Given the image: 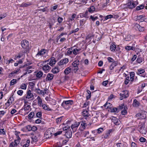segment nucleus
<instances>
[{"label": "nucleus", "instance_id": "obj_20", "mask_svg": "<svg viewBox=\"0 0 147 147\" xmlns=\"http://www.w3.org/2000/svg\"><path fill=\"white\" fill-rule=\"evenodd\" d=\"M140 102L137 100L136 99H134V100L132 104L133 106L135 107H138L140 105Z\"/></svg>", "mask_w": 147, "mask_h": 147}, {"label": "nucleus", "instance_id": "obj_64", "mask_svg": "<svg viewBox=\"0 0 147 147\" xmlns=\"http://www.w3.org/2000/svg\"><path fill=\"white\" fill-rule=\"evenodd\" d=\"M135 73L134 72H131L130 74V78H134Z\"/></svg>", "mask_w": 147, "mask_h": 147}, {"label": "nucleus", "instance_id": "obj_11", "mask_svg": "<svg viewBox=\"0 0 147 147\" xmlns=\"http://www.w3.org/2000/svg\"><path fill=\"white\" fill-rule=\"evenodd\" d=\"M14 100V98L12 95L9 98V99L7 100V102L5 103L6 106L7 107H9L11 104H12Z\"/></svg>", "mask_w": 147, "mask_h": 147}, {"label": "nucleus", "instance_id": "obj_2", "mask_svg": "<svg viewBox=\"0 0 147 147\" xmlns=\"http://www.w3.org/2000/svg\"><path fill=\"white\" fill-rule=\"evenodd\" d=\"M75 60L72 63V65L73 66V69L76 71H77L78 69V66L79 65L80 62L79 60L75 59Z\"/></svg>", "mask_w": 147, "mask_h": 147}, {"label": "nucleus", "instance_id": "obj_59", "mask_svg": "<svg viewBox=\"0 0 147 147\" xmlns=\"http://www.w3.org/2000/svg\"><path fill=\"white\" fill-rule=\"evenodd\" d=\"M126 68V67L125 65H123L120 68V69L119 70V71H121V72H123V70L125 69Z\"/></svg>", "mask_w": 147, "mask_h": 147}, {"label": "nucleus", "instance_id": "obj_39", "mask_svg": "<svg viewBox=\"0 0 147 147\" xmlns=\"http://www.w3.org/2000/svg\"><path fill=\"white\" fill-rule=\"evenodd\" d=\"M71 71V68L69 67L66 68L64 71V74L66 75L68 74Z\"/></svg>", "mask_w": 147, "mask_h": 147}, {"label": "nucleus", "instance_id": "obj_8", "mask_svg": "<svg viewBox=\"0 0 147 147\" xmlns=\"http://www.w3.org/2000/svg\"><path fill=\"white\" fill-rule=\"evenodd\" d=\"M48 51L47 49H42L40 51H38L37 54L36 55V57H38L39 56H42L44 55L47 53V51Z\"/></svg>", "mask_w": 147, "mask_h": 147}, {"label": "nucleus", "instance_id": "obj_60", "mask_svg": "<svg viewBox=\"0 0 147 147\" xmlns=\"http://www.w3.org/2000/svg\"><path fill=\"white\" fill-rule=\"evenodd\" d=\"M85 20L84 19L81 20L80 21V26L83 25L85 23Z\"/></svg>", "mask_w": 147, "mask_h": 147}, {"label": "nucleus", "instance_id": "obj_18", "mask_svg": "<svg viewBox=\"0 0 147 147\" xmlns=\"http://www.w3.org/2000/svg\"><path fill=\"white\" fill-rule=\"evenodd\" d=\"M82 115L85 117V119H87V117H89L88 111L86 109H84L82 112Z\"/></svg>", "mask_w": 147, "mask_h": 147}, {"label": "nucleus", "instance_id": "obj_29", "mask_svg": "<svg viewBox=\"0 0 147 147\" xmlns=\"http://www.w3.org/2000/svg\"><path fill=\"white\" fill-rule=\"evenodd\" d=\"M88 11H85L84 13H82L80 14V18L84 17L87 18H88Z\"/></svg>", "mask_w": 147, "mask_h": 147}, {"label": "nucleus", "instance_id": "obj_32", "mask_svg": "<svg viewBox=\"0 0 147 147\" xmlns=\"http://www.w3.org/2000/svg\"><path fill=\"white\" fill-rule=\"evenodd\" d=\"M37 99L38 100V105L40 107H41V105H42V100L41 98L39 96H38Z\"/></svg>", "mask_w": 147, "mask_h": 147}, {"label": "nucleus", "instance_id": "obj_35", "mask_svg": "<svg viewBox=\"0 0 147 147\" xmlns=\"http://www.w3.org/2000/svg\"><path fill=\"white\" fill-rule=\"evenodd\" d=\"M116 49V46L114 43H112L110 45V49L112 51H115Z\"/></svg>", "mask_w": 147, "mask_h": 147}, {"label": "nucleus", "instance_id": "obj_23", "mask_svg": "<svg viewBox=\"0 0 147 147\" xmlns=\"http://www.w3.org/2000/svg\"><path fill=\"white\" fill-rule=\"evenodd\" d=\"M147 112L145 111H143L139 114L140 115V118L142 119H144L146 118V115Z\"/></svg>", "mask_w": 147, "mask_h": 147}, {"label": "nucleus", "instance_id": "obj_6", "mask_svg": "<svg viewBox=\"0 0 147 147\" xmlns=\"http://www.w3.org/2000/svg\"><path fill=\"white\" fill-rule=\"evenodd\" d=\"M124 8H127L130 9L134 8L136 6V5L134 2L129 1L126 4L124 5Z\"/></svg>", "mask_w": 147, "mask_h": 147}, {"label": "nucleus", "instance_id": "obj_51", "mask_svg": "<svg viewBox=\"0 0 147 147\" xmlns=\"http://www.w3.org/2000/svg\"><path fill=\"white\" fill-rule=\"evenodd\" d=\"M143 61V59L142 58L138 56L136 61L139 63H141Z\"/></svg>", "mask_w": 147, "mask_h": 147}, {"label": "nucleus", "instance_id": "obj_55", "mask_svg": "<svg viewBox=\"0 0 147 147\" xmlns=\"http://www.w3.org/2000/svg\"><path fill=\"white\" fill-rule=\"evenodd\" d=\"M113 18L115 19H117L119 17V15L117 13H115L114 14L112 15Z\"/></svg>", "mask_w": 147, "mask_h": 147}, {"label": "nucleus", "instance_id": "obj_58", "mask_svg": "<svg viewBox=\"0 0 147 147\" xmlns=\"http://www.w3.org/2000/svg\"><path fill=\"white\" fill-rule=\"evenodd\" d=\"M113 18V16L112 15H107L105 16V20H107L111 18Z\"/></svg>", "mask_w": 147, "mask_h": 147}, {"label": "nucleus", "instance_id": "obj_37", "mask_svg": "<svg viewBox=\"0 0 147 147\" xmlns=\"http://www.w3.org/2000/svg\"><path fill=\"white\" fill-rule=\"evenodd\" d=\"M72 135V132L71 131H68L65 134V136L66 137L68 138H70L71 137Z\"/></svg>", "mask_w": 147, "mask_h": 147}, {"label": "nucleus", "instance_id": "obj_22", "mask_svg": "<svg viewBox=\"0 0 147 147\" xmlns=\"http://www.w3.org/2000/svg\"><path fill=\"white\" fill-rule=\"evenodd\" d=\"M125 74L126 78H125L124 83L125 85H126L129 83V82H130V77Z\"/></svg>", "mask_w": 147, "mask_h": 147}, {"label": "nucleus", "instance_id": "obj_10", "mask_svg": "<svg viewBox=\"0 0 147 147\" xmlns=\"http://www.w3.org/2000/svg\"><path fill=\"white\" fill-rule=\"evenodd\" d=\"M26 98L29 100H32L34 98V96L30 90H29L27 92Z\"/></svg>", "mask_w": 147, "mask_h": 147}, {"label": "nucleus", "instance_id": "obj_31", "mask_svg": "<svg viewBox=\"0 0 147 147\" xmlns=\"http://www.w3.org/2000/svg\"><path fill=\"white\" fill-rule=\"evenodd\" d=\"M135 27H136L140 32H142L144 30V28L143 27L141 26L139 24H136L135 25Z\"/></svg>", "mask_w": 147, "mask_h": 147}, {"label": "nucleus", "instance_id": "obj_12", "mask_svg": "<svg viewBox=\"0 0 147 147\" xmlns=\"http://www.w3.org/2000/svg\"><path fill=\"white\" fill-rule=\"evenodd\" d=\"M51 68V67L49 65L48 63L44 65L42 67L43 70L46 73L49 72Z\"/></svg>", "mask_w": 147, "mask_h": 147}, {"label": "nucleus", "instance_id": "obj_49", "mask_svg": "<svg viewBox=\"0 0 147 147\" xmlns=\"http://www.w3.org/2000/svg\"><path fill=\"white\" fill-rule=\"evenodd\" d=\"M98 17L97 16L94 17V16L91 15L90 16V19H91L92 21L94 22L96 20L98 19Z\"/></svg>", "mask_w": 147, "mask_h": 147}, {"label": "nucleus", "instance_id": "obj_47", "mask_svg": "<svg viewBox=\"0 0 147 147\" xmlns=\"http://www.w3.org/2000/svg\"><path fill=\"white\" fill-rule=\"evenodd\" d=\"M124 108H125V106L124 105V104H122L119 105L118 108V112L119 111H120L121 110L123 109H124Z\"/></svg>", "mask_w": 147, "mask_h": 147}, {"label": "nucleus", "instance_id": "obj_40", "mask_svg": "<svg viewBox=\"0 0 147 147\" xmlns=\"http://www.w3.org/2000/svg\"><path fill=\"white\" fill-rule=\"evenodd\" d=\"M31 3H23L20 5V7H27L31 5Z\"/></svg>", "mask_w": 147, "mask_h": 147}, {"label": "nucleus", "instance_id": "obj_28", "mask_svg": "<svg viewBox=\"0 0 147 147\" xmlns=\"http://www.w3.org/2000/svg\"><path fill=\"white\" fill-rule=\"evenodd\" d=\"M103 131V129L102 128H100L97 129H96L92 131V132H94V133L99 134L102 132Z\"/></svg>", "mask_w": 147, "mask_h": 147}, {"label": "nucleus", "instance_id": "obj_4", "mask_svg": "<svg viewBox=\"0 0 147 147\" xmlns=\"http://www.w3.org/2000/svg\"><path fill=\"white\" fill-rule=\"evenodd\" d=\"M21 45L22 47L24 49L28 50L29 48L28 42L26 40H23L21 41Z\"/></svg>", "mask_w": 147, "mask_h": 147}, {"label": "nucleus", "instance_id": "obj_41", "mask_svg": "<svg viewBox=\"0 0 147 147\" xmlns=\"http://www.w3.org/2000/svg\"><path fill=\"white\" fill-rule=\"evenodd\" d=\"M35 113L34 112L30 113L28 115V118L30 119L33 118L34 116Z\"/></svg>", "mask_w": 147, "mask_h": 147}, {"label": "nucleus", "instance_id": "obj_54", "mask_svg": "<svg viewBox=\"0 0 147 147\" xmlns=\"http://www.w3.org/2000/svg\"><path fill=\"white\" fill-rule=\"evenodd\" d=\"M139 141L140 142H146V143H147V141H146V139L144 138L143 137H141L139 139Z\"/></svg>", "mask_w": 147, "mask_h": 147}, {"label": "nucleus", "instance_id": "obj_43", "mask_svg": "<svg viewBox=\"0 0 147 147\" xmlns=\"http://www.w3.org/2000/svg\"><path fill=\"white\" fill-rule=\"evenodd\" d=\"M80 50V49L75 48L73 50V53L74 55H76L78 53V52Z\"/></svg>", "mask_w": 147, "mask_h": 147}, {"label": "nucleus", "instance_id": "obj_42", "mask_svg": "<svg viewBox=\"0 0 147 147\" xmlns=\"http://www.w3.org/2000/svg\"><path fill=\"white\" fill-rule=\"evenodd\" d=\"M72 48H68L67 49V51L66 53V55H71L73 52Z\"/></svg>", "mask_w": 147, "mask_h": 147}, {"label": "nucleus", "instance_id": "obj_34", "mask_svg": "<svg viewBox=\"0 0 147 147\" xmlns=\"http://www.w3.org/2000/svg\"><path fill=\"white\" fill-rule=\"evenodd\" d=\"M88 11L90 13H92L95 10V7L93 6H91L88 8Z\"/></svg>", "mask_w": 147, "mask_h": 147}, {"label": "nucleus", "instance_id": "obj_3", "mask_svg": "<svg viewBox=\"0 0 147 147\" xmlns=\"http://www.w3.org/2000/svg\"><path fill=\"white\" fill-rule=\"evenodd\" d=\"M138 130L142 134H145L146 133V128L145 127V125L143 124H141L138 125Z\"/></svg>", "mask_w": 147, "mask_h": 147}, {"label": "nucleus", "instance_id": "obj_17", "mask_svg": "<svg viewBox=\"0 0 147 147\" xmlns=\"http://www.w3.org/2000/svg\"><path fill=\"white\" fill-rule=\"evenodd\" d=\"M50 61L49 64L51 66L55 64L56 62L55 59L54 57H52L50 59H49L47 61Z\"/></svg>", "mask_w": 147, "mask_h": 147}, {"label": "nucleus", "instance_id": "obj_5", "mask_svg": "<svg viewBox=\"0 0 147 147\" xmlns=\"http://www.w3.org/2000/svg\"><path fill=\"white\" fill-rule=\"evenodd\" d=\"M120 99L121 100H123L124 98H126L129 96V92L126 90H124L120 94Z\"/></svg>", "mask_w": 147, "mask_h": 147}, {"label": "nucleus", "instance_id": "obj_25", "mask_svg": "<svg viewBox=\"0 0 147 147\" xmlns=\"http://www.w3.org/2000/svg\"><path fill=\"white\" fill-rule=\"evenodd\" d=\"M80 124V122L76 123H75L72 124L71 125V128L72 129L73 131L75 129V128H77L78 127Z\"/></svg>", "mask_w": 147, "mask_h": 147}, {"label": "nucleus", "instance_id": "obj_56", "mask_svg": "<svg viewBox=\"0 0 147 147\" xmlns=\"http://www.w3.org/2000/svg\"><path fill=\"white\" fill-rule=\"evenodd\" d=\"M107 60L109 62H112L115 61L111 57H109L107 58Z\"/></svg>", "mask_w": 147, "mask_h": 147}, {"label": "nucleus", "instance_id": "obj_53", "mask_svg": "<svg viewBox=\"0 0 147 147\" xmlns=\"http://www.w3.org/2000/svg\"><path fill=\"white\" fill-rule=\"evenodd\" d=\"M111 104L110 103L106 102L104 105V107L107 109L110 108Z\"/></svg>", "mask_w": 147, "mask_h": 147}, {"label": "nucleus", "instance_id": "obj_24", "mask_svg": "<svg viewBox=\"0 0 147 147\" xmlns=\"http://www.w3.org/2000/svg\"><path fill=\"white\" fill-rule=\"evenodd\" d=\"M118 63L117 61H115L112 63L111 65L109 67V69L111 70H113L114 67L117 66L118 65Z\"/></svg>", "mask_w": 147, "mask_h": 147}, {"label": "nucleus", "instance_id": "obj_26", "mask_svg": "<svg viewBox=\"0 0 147 147\" xmlns=\"http://www.w3.org/2000/svg\"><path fill=\"white\" fill-rule=\"evenodd\" d=\"M36 93L39 94L44 95L46 93V92H44L43 90H41L39 89H36Z\"/></svg>", "mask_w": 147, "mask_h": 147}, {"label": "nucleus", "instance_id": "obj_7", "mask_svg": "<svg viewBox=\"0 0 147 147\" xmlns=\"http://www.w3.org/2000/svg\"><path fill=\"white\" fill-rule=\"evenodd\" d=\"M136 74L140 76L143 77H145L146 75L144 69L141 68L137 70Z\"/></svg>", "mask_w": 147, "mask_h": 147}, {"label": "nucleus", "instance_id": "obj_52", "mask_svg": "<svg viewBox=\"0 0 147 147\" xmlns=\"http://www.w3.org/2000/svg\"><path fill=\"white\" fill-rule=\"evenodd\" d=\"M42 116V113L41 111L38 112L36 114V117L39 118L41 117Z\"/></svg>", "mask_w": 147, "mask_h": 147}, {"label": "nucleus", "instance_id": "obj_33", "mask_svg": "<svg viewBox=\"0 0 147 147\" xmlns=\"http://www.w3.org/2000/svg\"><path fill=\"white\" fill-rule=\"evenodd\" d=\"M102 36L100 34L98 33H96L95 35V40L97 41H98L100 40Z\"/></svg>", "mask_w": 147, "mask_h": 147}, {"label": "nucleus", "instance_id": "obj_63", "mask_svg": "<svg viewBox=\"0 0 147 147\" xmlns=\"http://www.w3.org/2000/svg\"><path fill=\"white\" fill-rule=\"evenodd\" d=\"M20 141H18V140H14V146H17L18 144H19Z\"/></svg>", "mask_w": 147, "mask_h": 147}, {"label": "nucleus", "instance_id": "obj_46", "mask_svg": "<svg viewBox=\"0 0 147 147\" xmlns=\"http://www.w3.org/2000/svg\"><path fill=\"white\" fill-rule=\"evenodd\" d=\"M17 83V80L16 79H13L11 80L10 82V86H13Z\"/></svg>", "mask_w": 147, "mask_h": 147}, {"label": "nucleus", "instance_id": "obj_62", "mask_svg": "<svg viewBox=\"0 0 147 147\" xmlns=\"http://www.w3.org/2000/svg\"><path fill=\"white\" fill-rule=\"evenodd\" d=\"M23 91L22 90H19L17 92V94L20 96H22L23 93Z\"/></svg>", "mask_w": 147, "mask_h": 147}, {"label": "nucleus", "instance_id": "obj_36", "mask_svg": "<svg viewBox=\"0 0 147 147\" xmlns=\"http://www.w3.org/2000/svg\"><path fill=\"white\" fill-rule=\"evenodd\" d=\"M51 71L55 74L58 73L59 71L58 68L57 67H55L52 69Z\"/></svg>", "mask_w": 147, "mask_h": 147}, {"label": "nucleus", "instance_id": "obj_30", "mask_svg": "<svg viewBox=\"0 0 147 147\" xmlns=\"http://www.w3.org/2000/svg\"><path fill=\"white\" fill-rule=\"evenodd\" d=\"M41 107H42L43 109L47 111H50L51 110V109L49 107V106L46 104H42L41 105Z\"/></svg>", "mask_w": 147, "mask_h": 147}, {"label": "nucleus", "instance_id": "obj_14", "mask_svg": "<svg viewBox=\"0 0 147 147\" xmlns=\"http://www.w3.org/2000/svg\"><path fill=\"white\" fill-rule=\"evenodd\" d=\"M35 75L36 77L38 78H40L43 75V72L40 70L38 71L35 72Z\"/></svg>", "mask_w": 147, "mask_h": 147}, {"label": "nucleus", "instance_id": "obj_19", "mask_svg": "<svg viewBox=\"0 0 147 147\" xmlns=\"http://www.w3.org/2000/svg\"><path fill=\"white\" fill-rule=\"evenodd\" d=\"M30 105H28L27 106L24 105V110L25 111L26 113H24V115H26L30 111Z\"/></svg>", "mask_w": 147, "mask_h": 147}, {"label": "nucleus", "instance_id": "obj_38", "mask_svg": "<svg viewBox=\"0 0 147 147\" xmlns=\"http://www.w3.org/2000/svg\"><path fill=\"white\" fill-rule=\"evenodd\" d=\"M110 110L109 111L110 112L114 113V112H118V108L116 107L112 108H110Z\"/></svg>", "mask_w": 147, "mask_h": 147}, {"label": "nucleus", "instance_id": "obj_61", "mask_svg": "<svg viewBox=\"0 0 147 147\" xmlns=\"http://www.w3.org/2000/svg\"><path fill=\"white\" fill-rule=\"evenodd\" d=\"M25 128L28 131H31L32 126L30 125H28L26 126Z\"/></svg>", "mask_w": 147, "mask_h": 147}, {"label": "nucleus", "instance_id": "obj_45", "mask_svg": "<svg viewBox=\"0 0 147 147\" xmlns=\"http://www.w3.org/2000/svg\"><path fill=\"white\" fill-rule=\"evenodd\" d=\"M63 116H61L60 117H58L56 119V123L57 124H60L61 120H62V118H63Z\"/></svg>", "mask_w": 147, "mask_h": 147}, {"label": "nucleus", "instance_id": "obj_1", "mask_svg": "<svg viewBox=\"0 0 147 147\" xmlns=\"http://www.w3.org/2000/svg\"><path fill=\"white\" fill-rule=\"evenodd\" d=\"M74 104L73 100H64L61 105L66 110L69 109L71 105Z\"/></svg>", "mask_w": 147, "mask_h": 147}, {"label": "nucleus", "instance_id": "obj_50", "mask_svg": "<svg viewBox=\"0 0 147 147\" xmlns=\"http://www.w3.org/2000/svg\"><path fill=\"white\" fill-rule=\"evenodd\" d=\"M31 138L32 139L33 142H36L38 141L37 138L34 135H33L31 136Z\"/></svg>", "mask_w": 147, "mask_h": 147}, {"label": "nucleus", "instance_id": "obj_27", "mask_svg": "<svg viewBox=\"0 0 147 147\" xmlns=\"http://www.w3.org/2000/svg\"><path fill=\"white\" fill-rule=\"evenodd\" d=\"M125 49L128 51H130L131 50L134 51L135 50L136 48L135 47H134L133 45L132 46H127L125 47Z\"/></svg>", "mask_w": 147, "mask_h": 147}, {"label": "nucleus", "instance_id": "obj_21", "mask_svg": "<svg viewBox=\"0 0 147 147\" xmlns=\"http://www.w3.org/2000/svg\"><path fill=\"white\" fill-rule=\"evenodd\" d=\"M54 75L48 73L46 78L47 81L51 80L53 78Z\"/></svg>", "mask_w": 147, "mask_h": 147}, {"label": "nucleus", "instance_id": "obj_13", "mask_svg": "<svg viewBox=\"0 0 147 147\" xmlns=\"http://www.w3.org/2000/svg\"><path fill=\"white\" fill-rule=\"evenodd\" d=\"M112 121L115 125H119L121 123L120 120L115 117H113Z\"/></svg>", "mask_w": 147, "mask_h": 147}, {"label": "nucleus", "instance_id": "obj_57", "mask_svg": "<svg viewBox=\"0 0 147 147\" xmlns=\"http://www.w3.org/2000/svg\"><path fill=\"white\" fill-rule=\"evenodd\" d=\"M110 136V134L107 131L104 135V138H107Z\"/></svg>", "mask_w": 147, "mask_h": 147}, {"label": "nucleus", "instance_id": "obj_9", "mask_svg": "<svg viewBox=\"0 0 147 147\" xmlns=\"http://www.w3.org/2000/svg\"><path fill=\"white\" fill-rule=\"evenodd\" d=\"M30 140L28 139L27 140H22L20 144L23 147H28L30 145Z\"/></svg>", "mask_w": 147, "mask_h": 147}, {"label": "nucleus", "instance_id": "obj_16", "mask_svg": "<svg viewBox=\"0 0 147 147\" xmlns=\"http://www.w3.org/2000/svg\"><path fill=\"white\" fill-rule=\"evenodd\" d=\"M68 61V59L65 58L60 60L58 63V65H61L64 64H66L67 63Z\"/></svg>", "mask_w": 147, "mask_h": 147}, {"label": "nucleus", "instance_id": "obj_48", "mask_svg": "<svg viewBox=\"0 0 147 147\" xmlns=\"http://www.w3.org/2000/svg\"><path fill=\"white\" fill-rule=\"evenodd\" d=\"M26 88L27 85L23 83L20 85V88L23 90H26Z\"/></svg>", "mask_w": 147, "mask_h": 147}, {"label": "nucleus", "instance_id": "obj_15", "mask_svg": "<svg viewBox=\"0 0 147 147\" xmlns=\"http://www.w3.org/2000/svg\"><path fill=\"white\" fill-rule=\"evenodd\" d=\"M146 16L144 14H143L141 15L137 16V20H139L141 22L144 21L146 19L145 18Z\"/></svg>", "mask_w": 147, "mask_h": 147}, {"label": "nucleus", "instance_id": "obj_44", "mask_svg": "<svg viewBox=\"0 0 147 147\" xmlns=\"http://www.w3.org/2000/svg\"><path fill=\"white\" fill-rule=\"evenodd\" d=\"M23 55V54L22 53H19L18 55H16L15 56L14 59L15 60H16L18 59H19L21 58L22 56Z\"/></svg>", "mask_w": 147, "mask_h": 147}]
</instances>
